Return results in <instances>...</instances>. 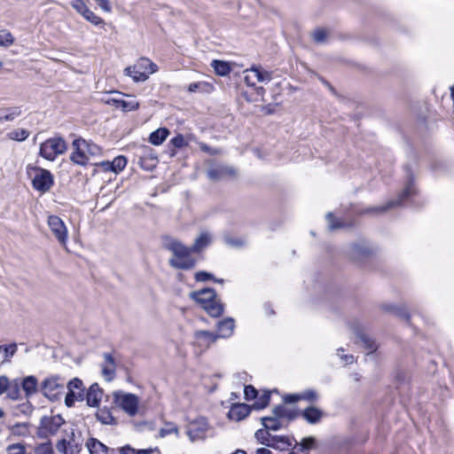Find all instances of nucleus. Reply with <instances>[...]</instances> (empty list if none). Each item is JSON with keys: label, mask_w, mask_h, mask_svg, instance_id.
Wrapping results in <instances>:
<instances>
[{"label": "nucleus", "mask_w": 454, "mask_h": 454, "mask_svg": "<svg viewBox=\"0 0 454 454\" xmlns=\"http://www.w3.org/2000/svg\"><path fill=\"white\" fill-rule=\"evenodd\" d=\"M355 334L360 339L365 349L369 350V353H372L377 349V345L368 335L362 333L360 326H351Z\"/></svg>", "instance_id": "nucleus-32"}, {"label": "nucleus", "mask_w": 454, "mask_h": 454, "mask_svg": "<svg viewBox=\"0 0 454 454\" xmlns=\"http://www.w3.org/2000/svg\"><path fill=\"white\" fill-rule=\"evenodd\" d=\"M301 416L308 423L317 424L321 420L323 411L317 407L310 406L303 410Z\"/></svg>", "instance_id": "nucleus-27"}, {"label": "nucleus", "mask_w": 454, "mask_h": 454, "mask_svg": "<svg viewBox=\"0 0 454 454\" xmlns=\"http://www.w3.org/2000/svg\"><path fill=\"white\" fill-rule=\"evenodd\" d=\"M105 363L102 365V375L107 381H111L115 375V362L114 356L110 353L104 354Z\"/></svg>", "instance_id": "nucleus-22"}, {"label": "nucleus", "mask_w": 454, "mask_h": 454, "mask_svg": "<svg viewBox=\"0 0 454 454\" xmlns=\"http://www.w3.org/2000/svg\"><path fill=\"white\" fill-rule=\"evenodd\" d=\"M369 253V248L364 243H355L351 246L350 248V255L352 256L353 259L358 260L362 257L367 256Z\"/></svg>", "instance_id": "nucleus-38"}, {"label": "nucleus", "mask_w": 454, "mask_h": 454, "mask_svg": "<svg viewBox=\"0 0 454 454\" xmlns=\"http://www.w3.org/2000/svg\"><path fill=\"white\" fill-rule=\"evenodd\" d=\"M168 135L169 130L168 129L160 128L150 134L149 142L153 145H160L166 140Z\"/></svg>", "instance_id": "nucleus-34"}, {"label": "nucleus", "mask_w": 454, "mask_h": 454, "mask_svg": "<svg viewBox=\"0 0 454 454\" xmlns=\"http://www.w3.org/2000/svg\"><path fill=\"white\" fill-rule=\"evenodd\" d=\"M257 390L252 385H247L244 388V395L247 401L257 398Z\"/></svg>", "instance_id": "nucleus-55"}, {"label": "nucleus", "mask_w": 454, "mask_h": 454, "mask_svg": "<svg viewBox=\"0 0 454 454\" xmlns=\"http://www.w3.org/2000/svg\"><path fill=\"white\" fill-rule=\"evenodd\" d=\"M173 433L176 434H178V427H176V425H175L173 423L166 424L165 427L160 430V435L161 437H164V436L173 434Z\"/></svg>", "instance_id": "nucleus-53"}, {"label": "nucleus", "mask_w": 454, "mask_h": 454, "mask_svg": "<svg viewBox=\"0 0 454 454\" xmlns=\"http://www.w3.org/2000/svg\"><path fill=\"white\" fill-rule=\"evenodd\" d=\"M27 429V424L26 423H16L12 427V432L15 434H25Z\"/></svg>", "instance_id": "nucleus-57"}, {"label": "nucleus", "mask_w": 454, "mask_h": 454, "mask_svg": "<svg viewBox=\"0 0 454 454\" xmlns=\"http://www.w3.org/2000/svg\"><path fill=\"white\" fill-rule=\"evenodd\" d=\"M263 427L270 431H278L280 428L286 427V423L278 419L275 415L263 417L261 419Z\"/></svg>", "instance_id": "nucleus-29"}, {"label": "nucleus", "mask_w": 454, "mask_h": 454, "mask_svg": "<svg viewBox=\"0 0 454 454\" xmlns=\"http://www.w3.org/2000/svg\"><path fill=\"white\" fill-rule=\"evenodd\" d=\"M70 5L76 11L78 14L82 16L87 21L95 26L104 24V20L96 15L87 5L84 0H71Z\"/></svg>", "instance_id": "nucleus-11"}, {"label": "nucleus", "mask_w": 454, "mask_h": 454, "mask_svg": "<svg viewBox=\"0 0 454 454\" xmlns=\"http://www.w3.org/2000/svg\"><path fill=\"white\" fill-rule=\"evenodd\" d=\"M67 148V143L62 137H51L41 144L39 154L52 161L58 155L64 153Z\"/></svg>", "instance_id": "nucleus-5"}, {"label": "nucleus", "mask_w": 454, "mask_h": 454, "mask_svg": "<svg viewBox=\"0 0 454 454\" xmlns=\"http://www.w3.org/2000/svg\"><path fill=\"white\" fill-rule=\"evenodd\" d=\"M106 103L124 112L137 110L139 106V103L134 98L124 100L121 98H110L106 100Z\"/></svg>", "instance_id": "nucleus-18"}, {"label": "nucleus", "mask_w": 454, "mask_h": 454, "mask_svg": "<svg viewBox=\"0 0 454 454\" xmlns=\"http://www.w3.org/2000/svg\"><path fill=\"white\" fill-rule=\"evenodd\" d=\"M326 220L328 222V228L331 231L340 229L344 226L343 223L336 219L331 212L326 215Z\"/></svg>", "instance_id": "nucleus-48"}, {"label": "nucleus", "mask_w": 454, "mask_h": 454, "mask_svg": "<svg viewBox=\"0 0 454 454\" xmlns=\"http://www.w3.org/2000/svg\"><path fill=\"white\" fill-rule=\"evenodd\" d=\"M194 337L197 344L204 348H207L217 339V336L209 331H196Z\"/></svg>", "instance_id": "nucleus-23"}, {"label": "nucleus", "mask_w": 454, "mask_h": 454, "mask_svg": "<svg viewBox=\"0 0 454 454\" xmlns=\"http://www.w3.org/2000/svg\"><path fill=\"white\" fill-rule=\"evenodd\" d=\"M68 392L65 397V403L71 407L75 401L82 400L84 395V387L82 381L78 378H74L67 384Z\"/></svg>", "instance_id": "nucleus-10"}, {"label": "nucleus", "mask_w": 454, "mask_h": 454, "mask_svg": "<svg viewBox=\"0 0 454 454\" xmlns=\"http://www.w3.org/2000/svg\"><path fill=\"white\" fill-rule=\"evenodd\" d=\"M27 172L28 176H32L33 188L42 193L49 192L54 184V177L47 169L28 166Z\"/></svg>", "instance_id": "nucleus-4"}, {"label": "nucleus", "mask_w": 454, "mask_h": 454, "mask_svg": "<svg viewBox=\"0 0 454 454\" xmlns=\"http://www.w3.org/2000/svg\"><path fill=\"white\" fill-rule=\"evenodd\" d=\"M162 246L172 253V257L168 260L171 267L178 270H192L195 267L196 260L191 254L193 253L191 247H186L180 240L170 236L163 238Z\"/></svg>", "instance_id": "nucleus-1"}, {"label": "nucleus", "mask_w": 454, "mask_h": 454, "mask_svg": "<svg viewBox=\"0 0 454 454\" xmlns=\"http://www.w3.org/2000/svg\"><path fill=\"white\" fill-rule=\"evenodd\" d=\"M344 349L340 348L337 349V355L340 357L341 360L345 362L347 364H350L354 362V356L352 355H340V352H343Z\"/></svg>", "instance_id": "nucleus-59"}, {"label": "nucleus", "mask_w": 454, "mask_h": 454, "mask_svg": "<svg viewBox=\"0 0 454 454\" xmlns=\"http://www.w3.org/2000/svg\"><path fill=\"white\" fill-rule=\"evenodd\" d=\"M33 410H34V406L28 401V399L25 403H20L16 407L17 414H23L26 416L31 415V413L33 412Z\"/></svg>", "instance_id": "nucleus-47"}, {"label": "nucleus", "mask_w": 454, "mask_h": 454, "mask_svg": "<svg viewBox=\"0 0 454 454\" xmlns=\"http://www.w3.org/2000/svg\"><path fill=\"white\" fill-rule=\"evenodd\" d=\"M9 379L6 376H0V395L5 393L8 388Z\"/></svg>", "instance_id": "nucleus-63"}, {"label": "nucleus", "mask_w": 454, "mask_h": 454, "mask_svg": "<svg viewBox=\"0 0 454 454\" xmlns=\"http://www.w3.org/2000/svg\"><path fill=\"white\" fill-rule=\"evenodd\" d=\"M382 309L386 311L391 312L397 317L409 321L410 315L405 308L396 307L395 305H383Z\"/></svg>", "instance_id": "nucleus-41"}, {"label": "nucleus", "mask_w": 454, "mask_h": 454, "mask_svg": "<svg viewBox=\"0 0 454 454\" xmlns=\"http://www.w3.org/2000/svg\"><path fill=\"white\" fill-rule=\"evenodd\" d=\"M251 407L245 403L233 404L229 411L228 416L231 419L239 421L247 417L250 413Z\"/></svg>", "instance_id": "nucleus-21"}, {"label": "nucleus", "mask_w": 454, "mask_h": 454, "mask_svg": "<svg viewBox=\"0 0 454 454\" xmlns=\"http://www.w3.org/2000/svg\"><path fill=\"white\" fill-rule=\"evenodd\" d=\"M234 325V319L231 317L219 321L217 324V330L219 334L216 336L221 338L230 337L232 334Z\"/></svg>", "instance_id": "nucleus-28"}, {"label": "nucleus", "mask_w": 454, "mask_h": 454, "mask_svg": "<svg viewBox=\"0 0 454 454\" xmlns=\"http://www.w3.org/2000/svg\"><path fill=\"white\" fill-rule=\"evenodd\" d=\"M416 193L415 187L413 185V181L411 180V177L409 178V181L403 189V191L399 195V199L397 200H390L387 204L381 207H373L369 209L368 211H373V212H385L387 209L401 205L406 199L410 198L411 196L414 195Z\"/></svg>", "instance_id": "nucleus-14"}, {"label": "nucleus", "mask_w": 454, "mask_h": 454, "mask_svg": "<svg viewBox=\"0 0 454 454\" xmlns=\"http://www.w3.org/2000/svg\"><path fill=\"white\" fill-rule=\"evenodd\" d=\"M72 145L74 152L70 155V160L77 165L85 166L91 157H97L102 153L101 147L82 137L74 139Z\"/></svg>", "instance_id": "nucleus-2"}, {"label": "nucleus", "mask_w": 454, "mask_h": 454, "mask_svg": "<svg viewBox=\"0 0 454 454\" xmlns=\"http://www.w3.org/2000/svg\"><path fill=\"white\" fill-rule=\"evenodd\" d=\"M127 164V160L124 156H117L112 161V171L118 173L121 171Z\"/></svg>", "instance_id": "nucleus-46"}, {"label": "nucleus", "mask_w": 454, "mask_h": 454, "mask_svg": "<svg viewBox=\"0 0 454 454\" xmlns=\"http://www.w3.org/2000/svg\"><path fill=\"white\" fill-rule=\"evenodd\" d=\"M14 43V37L11 32L7 30L0 31V46L9 47Z\"/></svg>", "instance_id": "nucleus-45"}, {"label": "nucleus", "mask_w": 454, "mask_h": 454, "mask_svg": "<svg viewBox=\"0 0 454 454\" xmlns=\"http://www.w3.org/2000/svg\"><path fill=\"white\" fill-rule=\"evenodd\" d=\"M207 175L210 180L217 182L227 176H236V170L232 167L227 165H217L209 168Z\"/></svg>", "instance_id": "nucleus-15"}, {"label": "nucleus", "mask_w": 454, "mask_h": 454, "mask_svg": "<svg viewBox=\"0 0 454 454\" xmlns=\"http://www.w3.org/2000/svg\"><path fill=\"white\" fill-rule=\"evenodd\" d=\"M48 225L59 244L66 247L68 238L67 229L61 218L57 215H50L48 217Z\"/></svg>", "instance_id": "nucleus-9"}, {"label": "nucleus", "mask_w": 454, "mask_h": 454, "mask_svg": "<svg viewBox=\"0 0 454 454\" xmlns=\"http://www.w3.org/2000/svg\"><path fill=\"white\" fill-rule=\"evenodd\" d=\"M208 430L207 420L203 417H200L188 424L186 434L191 442H196L204 440Z\"/></svg>", "instance_id": "nucleus-6"}, {"label": "nucleus", "mask_w": 454, "mask_h": 454, "mask_svg": "<svg viewBox=\"0 0 454 454\" xmlns=\"http://www.w3.org/2000/svg\"><path fill=\"white\" fill-rule=\"evenodd\" d=\"M224 243L231 247H241L245 245V241L241 239L233 238L231 236H225Z\"/></svg>", "instance_id": "nucleus-54"}, {"label": "nucleus", "mask_w": 454, "mask_h": 454, "mask_svg": "<svg viewBox=\"0 0 454 454\" xmlns=\"http://www.w3.org/2000/svg\"><path fill=\"white\" fill-rule=\"evenodd\" d=\"M254 435L259 442H261L262 444L266 445L268 447H270L271 440L273 439V436H274L265 427H263L262 429H258L255 432Z\"/></svg>", "instance_id": "nucleus-40"}, {"label": "nucleus", "mask_w": 454, "mask_h": 454, "mask_svg": "<svg viewBox=\"0 0 454 454\" xmlns=\"http://www.w3.org/2000/svg\"><path fill=\"white\" fill-rule=\"evenodd\" d=\"M5 393L7 397L12 400H18L20 397V380L15 379L8 383V388Z\"/></svg>", "instance_id": "nucleus-36"}, {"label": "nucleus", "mask_w": 454, "mask_h": 454, "mask_svg": "<svg viewBox=\"0 0 454 454\" xmlns=\"http://www.w3.org/2000/svg\"><path fill=\"white\" fill-rule=\"evenodd\" d=\"M272 414L284 421V423H286V426H288L289 422L298 416V412L296 411L283 404L276 406L272 411Z\"/></svg>", "instance_id": "nucleus-17"}, {"label": "nucleus", "mask_w": 454, "mask_h": 454, "mask_svg": "<svg viewBox=\"0 0 454 454\" xmlns=\"http://www.w3.org/2000/svg\"><path fill=\"white\" fill-rule=\"evenodd\" d=\"M96 417L98 421L104 425H112L115 423V419L112 415L111 411L106 408L99 409L96 412Z\"/></svg>", "instance_id": "nucleus-39"}, {"label": "nucleus", "mask_w": 454, "mask_h": 454, "mask_svg": "<svg viewBox=\"0 0 454 454\" xmlns=\"http://www.w3.org/2000/svg\"><path fill=\"white\" fill-rule=\"evenodd\" d=\"M64 389V382L59 376L45 379L41 385V391L49 399H54Z\"/></svg>", "instance_id": "nucleus-12"}, {"label": "nucleus", "mask_w": 454, "mask_h": 454, "mask_svg": "<svg viewBox=\"0 0 454 454\" xmlns=\"http://www.w3.org/2000/svg\"><path fill=\"white\" fill-rule=\"evenodd\" d=\"M2 348H3V351H4V360H3V363H10L11 362V358L17 352V348H18L17 344L16 343H12L10 345L2 347Z\"/></svg>", "instance_id": "nucleus-44"}, {"label": "nucleus", "mask_w": 454, "mask_h": 454, "mask_svg": "<svg viewBox=\"0 0 454 454\" xmlns=\"http://www.w3.org/2000/svg\"><path fill=\"white\" fill-rule=\"evenodd\" d=\"M244 73L252 74L259 82H269L272 79V73L265 70L261 66H252L246 69Z\"/></svg>", "instance_id": "nucleus-25"}, {"label": "nucleus", "mask_w": 454, "mask_h": 454, "mask_svg": "<svg viewBox=\"0 0 454 454\" xmlns=\"http://www.w3.org/2000/svg\"><path fill=\"white\" fill-rule=\"evenodd\" d=\"M192 296L209 316L218 317L223 313V305L217 300L214 289L204 288L193 293Z\"/></svg>", "instance_id": "nucleus-3"}, {"label": "nucleus", "mask_w": 454, "mask_h": 454, "mask_svg": "<svg viewBox=\"0 0 454 454\" xmlns=\"http://www.w3.org/2000/svg\"><path fill=\"white\" fill-rule=\"evenodd\" d=\"M137 454H160L158 449H141L137 450Z\"/></svg>", "instance_id": "nucleus-64"}, {"label": "nucleus", "mask_w": 454, "mask_h": 454, "mask_svg": "<svg viewBox=\"0 0 454 454\" xmlns=\"http://www.w3.org/2000/svg\"><path fill=\"white\" fill-rule=\"evenodd\" d=\"M142 64H147L148 65V74H153L157 71V66L153 62H152L150 59L146 58H142Z\"/></svg>", "instance_id": "nucleus-62"}, {"label": "nucleus", "mask_w": 454, "mask_h": 454, "mask_svg": "<svg viewBox=\"0 0 454 454\" xmlns=\"http://www.w3.org/2000/svg\"><path fill=\"white\" fill-rule=\"evenodd\" d=\"M103 397V390L98 384H92L87 391L86 401L90 407H98Z\"/></svg>", "instance_id": "nucleus-20"}, {"label": "nucleus", "mask_w": 454, "mask_h": 454, "mask_svg": "<svg viewBox=\"0 0 454 454\" xmlns=\"http://www.w3.org/2000/svg\"><path fill=\"white\" fill-rule=\"evenodd\" d=\"M300 397L301 400H305L313 403L318 399V394L313 389H307L300 393Z\"/></svg>", "instance_id": "nucleus-50"}, {"label": "nucleus", "mask_w": 454, "mask_h": 454, "mask_svg": "<svg viewBox=\"0 0 454 454\" xmlns=\"http://www.w3.org/2000/svg\"><path fill=\"white\" fill-rule=\"evenodd\" d=\"M8 454H25V447L22 444H12L7 448Z\"/></svg>", "instance_id": "nucleus-56"}, {"label": "nucleus", "mask_w": 454, "mask_h": 454, "mask_svg": "<svg viewBox=\"0 0 454 454\" xmlns=\"http://www.w3.org/2000/svg\"><path fill=\"white\" fill-rule=\"evenodd\" d=\"M57 450L63 454H78L82 450V442L75 436L74 431L67 439H62L56 445Z\"/></svg>", "instance_id": "nucleus-13"}, {"label": "nucleus", "mask_w": 454, "mask_h": 454, "mask_svg": "<svg viewBox=\"0 0 454 454\" xmlns=\"http://www.w3.org/2000/svg\"><path fill=\"white\" fill-rule=\"evenodd\" d=\"M270 392H264L253 404V408L255 410H262L267 407L270 403Z\"/></svg>", "instance_id": "nucleus-43"}, {"label": "nucleus", "mask_w": 454, "mask_h": 454, "mask_svg": "<svg viewBox=\"0 0 454 454\" xmlns=\"http://www.w3.org/2000/svg\"><path fill=\"white\" fill-rule=\"evenodd\" d=\"M315 439L313 437H306L300 443H295L292 448L290 454H308L309 450L314 446Z\"/></svg>", "instance_id": "nucleus-31"}, {"label": "nucleus", "mask_w": 454, "mask_h": 454, "mask_svg": "<svg viewBox=\"0 0 454 454\" xmlns=\"http://www.w3.org/2000/svg\"><path fill=\"white\" fill-rule=\"evenodd\" d=\"M171 144L177 148H182L185 145V139L183 135L179 134L171 139Z\"/></svg>", "instance_id": "nucleus-58"}, {"label": "nucleus", "mask_w": 454, "mask_h": 454, "mask_svg": "<svg viewBox=\"0 0 454 454\" xmlns=\"http://www.w3.org/2000/svg\"><path fill=\"white\" fill-rule=\"evenodd\" d=\"M124 72L127 75L132 77V79L137 82H145L148 78L147 74L145 71L139 69L137 65L134 67H126Z\"/></svg>", "instance_id": "nucleus-35"}, {"label": "nucleus", "mask_w": 454, "mask_h": 454, "mask_svg": "<svg viewBox=\"0 0 454 454\" xmlns=\"http://www.w3.org/2000/svg\"><path fill=\"white\" fill-rule=\"evenodd\" d=\"M139 164L143 168L151 169L155 167L157 155L149 146H142L140 149Z\"/></svg>", "instance_id": "nucleus-16"}, {"label": "nucleus", "mask_w": 454, "mask_h": 454, "mask_svg": "<svg viewBox=\"0 0 454 454\" xmlns=\"http://www.w3.org/2000/svg\"><path fill=\"white\" fill-rule=\"evenodd\" d=\"M114 402L130 416L135 415L137 411L138 398L133 394L115 392Z\"/></svg>", "instance_id": "nucleus-8"}, {"label": "nucleus", "mask_w": 454, "mask_h": 454, "mask_svg": "<svg viewBox=\"0 0 454 454\" xmlns=\"http://www.w3.org/2000/svg\"><path fill=\"white\" fill-rule=\"evenodd\" d=\"M284 402L286 403H296L301 400L300 393L297 394H289L284 396Z\"/></svg>", "instance_id": "nucleus-60"}, {"label": "nucleus", "mask_w": 454, "mask_h": 454, "mask_svg": "<svg viewBox=\"0 0 454 454\" xmlns=\"http://www.w3.org/2000/svg\"><path fill=\"white\" fill-rule=\"evenodd\" d=\"M212 242V235L208 231H203L194 240V243L191 247L193 253H200L206 248Z\"/></svg>", "instance_id": "nucleus-26"}, {"label": "nucleus", "mask_w": 454, "mask_h": 454, "mask_svg": "<svg viewBox=\"0 0 454 454\" xmlns=\"http://www.w3.org/2000/svg\"><path fill=\"white\" fill-rule=\"evenodd\" d=\"M35 454H54L51 442H44L39 444L35 449Z\"/></svg>", "instance_id": "nucleus-52"}, {"label": "nucleus", "mask_w": 454, "mask_h": 454, "mask_svg": "<svg viewBox=\"0 0 454 454\" xmlns=\"http://www.w3.org/2000/svg\"><path fill=\"white\" fill-rule=\"evenodd\" d=\"M211 67L215 74L221 76L227 75L231 70L230 64L223 60H213L211 62Z\"/></svg>", "instance_id": "nucleus-37"}, {"label": "nucleus", "mask_w": 454, "mask_h": 454, "mask_svg": "<svg viewBox=\"0 0 454 454\" xmlns=\"http://www.w3.org/2000/svg\"><path fill=\"white\" fill-rule=\"evenodd\" d=\"M64 424V419L60 415L55 416H43L40 420V427L38 428V435L42 438H46L49 434H55L59 427Z\"/></svg>", "instance_id": "nucleus-7"}, {"label": "nucleus", "mask_w": 454, "mask_h": 454, "mask_svg": "<svg viewBox=\"0 0 454 454\" xmlns=\"http://www.w3.org/2000/svg\"><path fill=\"white\" fill-rule=\"evenodd\" d=\"M22 110L20 106L0 108V122L12 121L20 116Z\"/></svg>", "instance_id": "nucleus-30"}, {"label": "nucleus", "mask_w": 454, "mask_h": 454, "mask_svg": "<svg viewBox=\"0 0 454 454\" xmlns=\"http://www.w3.org/2000/svg\"><path fill=\"white\" fill-rule=\"evenodd\" d=\"M195 279L198 282H205L207 280L213 279L218 283H223V279H215L214 276L211 273L207 271H199L195 274Z\"/></svg>", "instance_id": "nucleus-51"}, {"label": "nucleus", "mask_w": 454, "mask_h": 454, "mask_svg": "<svg viewBox=\"0 0 454 454\" xmlns=\"http://www.w3.org/2000/svg\"><path fill=\"white\" fill-rule=\"evenodd\" d=\"M20 387L28 399L38 392V380L35 376H27L20 380Z\"/></svg>", "instance_id": "nucleus-19"}, {"label": "nucleus", "mask_w": 454, "mask_h": 454, "mask_svg": "<svg viewBox=\"0 0 454 454\" xmlns=\"http://www.w3.org/2000/svg\"><path fill=\"white\" fill-rule=\"evenodd\" d=\"M90 454H107L108 447L96 438H90L86 442Z\"/></svg>", "instance_id": "nucleus-33"}, {"label": "nucleus", "mask_w": 454, "mask_h": 454, "mask_svg": "<svg viewBox=\"0 0 454 454\" xmlns=\"http://www.w3.org/2000/svg\"><path fill=\"white\" fill-rule=\"evenodd\" d=\"M313 40L317 43H324L328 37V32L323 28L316 29L312 34Z\"/></svg>", "instance_id": "nucleus-49"}, {"label": "nucleus", "mask_w": 454, "mask_h": 454, "mask_svg": "<svg viewBox=\"0 0 454 454\" xmlns=\"http://www.w3.org/2000/svg\"><path fill=\"white\" fill-rule=\"evenodd\" d=\"M294 441V438L286 435H274L270 447L280 451L288 450L293 446Z\"/></svg>", "instance_id": "nucleus-24"}, {"label": "nucleus", "mask_w": 454, "mask_h": 454, "mask_svg": "<svg viewBox=\"0 0 454 454\" xmlns=\"http://www.w3.org/2000/svg\"><path fill=\"white\" fill-rule=\"evenodd\" d=\"M29 136V131L25 129H16L12 131L9 132L7 137L11 140L14 141H24L26 140Z\"/></svg>", "instance_id": "nucleus-42"}, {"label": "nucleus", "mask_w": 454, "mask_h": 454, "mask_svg": "<svg viewBox=\"0 0 454 454\" xmlns=\"http://www.w3.org/2000/svg\"><path fill=\"white\" fill-rule=\"evenodd\" d=\"M95 2L103 11L106 12H111V4L108 0H95Z\"/></svg>", "instance_id": "nucleus-61"}]
</instances>
